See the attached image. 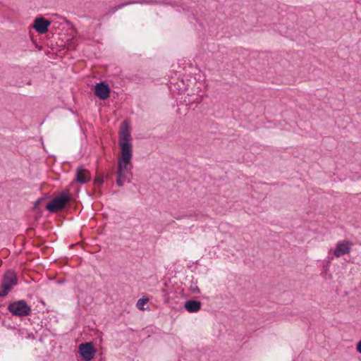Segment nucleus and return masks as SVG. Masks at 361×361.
<instances>
[{
	"label": "nucleus",
	"instance_id": "nucleus-4",
	"mask_svg": "<svg viewBox=\"0 0 361 361\" xmlns=\"http://www.w3.org/2000/svg\"><path fill=\"white\" fill-rule=\"evenodd\" d=\"M78 353L84 360L90 361L94 356L95 350L91 343H84L79 345Z\"/></svg>",
	"mask_w": 361,
	"mask_h": 361
},
{
	"label": "nucleus",
	"instance_id": "nucleus-9",
	"mask_svg": "<svg viewBox=\"0 0 361 361\" xmlns=\"http://www.w3.org/2000/svg\"><path fill=\"white\" fill-rule=\"evenodd\" d=\"M91 179L90 173L89 171L85 169L82 166H78L76 169L75 178L76 182L81 184H85Z\"/></svg>",
	"mask_w": 361,
	"mask_h": 361
},
{
	"label": "nucleus",
	"instance_id": "nucleus-15",
	"mask_svg": "<svg viewBox=\"0 0 361 361\" xmlns=\"http://www.w3.org/2000/svg\"><path fill=\"white\" fill-rule=\"evenodd\" d=\"M126 180L127 176L117 173L116 184L118 187H122Z\"/></svg>",
	"mask_w": 361,
	"mask_h": 361
},
{
	"label": "nucleus",
	"instance_id": "nucleus-13",
	"mask_svg": "<svg viewBox=\"0 0 361 361\" xmlns=\"http://www.w3.org/2000/svg\"><path fill=\"white\" fill-rule=\"evenodd\" d=\"M202 303L200 301L190 300L185 302V308L191 313L198 312L201 308Z\"/></svg>",
	"mask_w": 361,
	"mask_h": 361
},
{
	"label": "nucleus",
	"instance_id": "nucleus-18",
	"mask_svg": "<svg viewBox=\"0 0 361 361\" xmlns=\"http://www.w3.org/2000/svg\"><path fill=\"white\" fill-rule=\"evenodd\" d=\"M356 350L361 354V340L356 345Z\"/></svg>",
	"mask_w": 361,
	"mask_h": 361
},
{
	"label": "nucleus",
	"instance_id": "nucleus-8",
	"mask_svg": "<svg viewBox=\"0 0 361 361\" xmlns=\"http://www.w3.org/2000/svg\"><path fill=\"white\" fill-rule=\"evenodd\" d=\"M94 93L100 99H106L109 97L110 88L107 84L101 82L96 84Z\"/></svg>",
	"mask_w": 361,
	"mask_h": 361
},
{
	"label": "nucleus",
	"instance_id": "nucleus-3",
	"mask_svg": "<svg viewBox=\"0 0 361 361\" xmlns=\"http://www.w3.org/2000/svg\"><path fill=\"white\" fill-rule=\"evenodd\" d=\"M7 310L13 315L18 317H26L31 312L30 307L23 300L10 303Z\"/></svg>",
	"mask_w": 361,
	"mask_h": 361
},
{
	"label": "nucleus",
	"instance_id": "nucleus-10",
	"mask_svg": "<svg viewBox=\"0 0 361 361\" xmlns=\"http://www.w3.org/2000/svg\"><path fill=\"white\" fill-rule=\"evenodd\" d=\"M51 22L43 18H37L35 20L33 27L38 33H45L48 30Z\"/></svg>",
	"mask_w": 361,
	"mask_h": 361
},
{
	"label": "nucleus",
	"instance_id": "nucleus-16",
	"mask_svg": "<svg viewBox=\"0 0 361 361\" xmlns=\"http://www.w3.org/2000/svg\"><path fill=\"white\" fill-rule=\"evenodd\" d=\"M149 299L147 298H142L138 300L137 302V307L139 310H144L143 306L148 302Z\"/></svg>",
	"mask_w": 361,
	"mask_h": 361
},
{
	"label": "nucleus",
	"instance_id": "nucleus-5",
	"mask_svg": "<svg viewBox=\"0 0 361 361\" xmlns=\"http://www.w3.org/2000/svg\"><path fill=\"white\" fill-rule=\"evenodd\" d=\"M351 250V243L348 241H339L337 243L334 255L336 257H341V256L348 254Z\"/></svg>",
	"mask_w": 361,
	"mask_h": 361
},
{
	"label": "nucleus",
	"instance_id": "nucleus-12",
	"mask_svg": "<svg viewBox=\"0 0 361 361\" xmlns=\"http://www.w3.org/2000/svg\"><path fill=\"white\" fill-rule=\"evenodd\" d=\"M131 162H125L123 161H118V170L116 173H121L122 175L127 176L128 173H131L132 170Z\"/></svg>",
	"mask_w": 361,
	"mask_h": 361
},
{
	"label": "nucleus",
	"instance_id": "nucleus-20",
	"mask_svg": "<svg viewBox=\"0 0 361 361\" xmlns=\"http://www.w3.org/2000/svg\"><path fill=\"white\" fill-rule=\"evenodd\" d=\"M192 290L193 293H200V290L197 286H195V288H192Z\"/></svg>",
	"mask_w": 361,
	"mask_h": 361
},
{
	"label": "nucleus",
	"instance_id": "nucleus-19",
	"mask_svg": "<svg viewBox=\"0 0 361 361\" xmlns=\"http://www.w3.org/2000/svg\"><path fill=\"white\" fill-rule=\"evenodd\" d=\"M42 201V198H39V199L37 200L36 202H35V207H36L37 205H39Z\"/></svg>",
	"mask_w": 361,
	"mask_h": 361
},
{
	"label": "nucleus",
	"instance_id": "nucleus-11",
	"mask_svg": "<svg viewBox=\"0 0 361 361\" xmlns=\"http://www.w3.org/2000/svg\"><path fill=\"white\" fill-rule=\"evenodd\" d=\"M130 132L129 127L126 122H123L120 130L119 141L120 142H130Z\"/></svg>",
	"mask_w": 361,
	"mask_h": 361
},
{
	"label": "nucleus",
	"instance_id": "nucleus-17",
	"mask_svg": "<svg viewBox=\"0 0 361 361\" xmlns=\"http://www.w3.org/2000/svg\"><path fill=\"white\" fill-rule=\"evenodd\" d=\"M104 183V179L102 176H97L94 179V183L95 185H101Z\"/></svg>",
	"mask_w": 361,
	"mask_h": 361
},
{
	"label": "nucleus",
	"instance_id": "nucleus-7",
	"mask_svg": "<svg viewBox=\"0 0 361 361\" xmlns=\"http://www.w3.org/2000/svg\"><path fill=\"white\" fill-rule=\"evenodd\" d=\"M121 158L118 161L130 162L132 158V144L130 142H120Z\"/></svg>",
	"mask_w": 361,
	"mask_h": 361
},
{
	"label": "nucleus",
	"instance_id": "nucleus-2",
	"mask_svg": "<svg viewBox=\"0 0 361 361\" xmlns=\"http://www.w3.org/2000/svg\"><path fill=\"white\" fill-rule=\"evenodd\" d=\"M18 283L16 274L13 271H7L3 277L1 290L0 291V298L5 297L8 292Z\"/></svg>",
	"mask_w": 361,
	"mask_h": 361
},
{
	"label": "nucleus",
	"instance_id": "nucleus-1",
	"mask_svg": "<svg viewBox=\"0 0 361 361\" xmlns=\"http://www.w3.org/2000/svg\"><path fill=\"white\" fill-rule=\"evenodd\" d=\"M71 197L68 192H62L46 205V209L54 213L63 209L66 204L70 201Z\"/></svg>",
	"mask_w": 361,
	"mask_h": 361
},
{
	"label": "nucleus",
	"instance_id": "nucleus-21",
	"mask_svg": "<svg viewBox=\"0 0 361 361\" xmlns=\"http://www.w3.org/2000/svg\"><path fill=\"white\" fill-rule=\"evenodd\" d=\"M31 84V82L30 81H28L27 82V85H30Z\"/></svg>",
	"mask_w": 361,
	"mask_h": 361
},
{
	"label": "nucleus",
	"instance_id": "nucleus-6",
	"mask_svg": "<svg viewBox=\"0 0 361 361\" xmlns=\"http://www.w3.org/2000/svg\"><path fill=\"white\" fill-rule=\"evenodd\" d=\"M164 3L161 0H133L130 1H128L126 3L121 4L116 6L113 7L111 9V13H114L118 10L123 8L126 6L130 5V4H159Z\"/></svg>",
	"mask_w": 361,
	"mask_h": 361
},
{
	"label": "nucleus",
	"instance_id": "nucleus-14",
	"mask_svg": "<svg viewBox=\"0 0 361 361\" xmlns=\"http://www.w3.org/2000/svg\"><path fill=\"white\" fill-rule=\"evenodd\" d=\"M126 180L127 176L117 173L116 184L118 187H122Z\"/></svg>",
	"mask_w": 361,
	"mask_h": 361
}]
</instances>
